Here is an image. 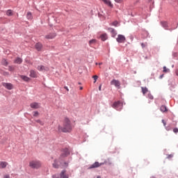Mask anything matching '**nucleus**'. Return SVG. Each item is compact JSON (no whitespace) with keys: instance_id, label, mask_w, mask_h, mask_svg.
<instances>
[{"instance_id":"obj_1","label":"nucleus","mask_w":178,"mask_h":178,"mask_svg":"<svg viewBox=\"0 0 178 178\" xmlns=\"http://www.w3.org/2000/svg\"><path fill=\"white\" fill-rule=\"evenodd\" d=\"M73 129V125L69 118H65L63 124V127L58 126V131L63 133H70Z\"/></svg>"},{"instance_id":"obj_2","label":"nucleus","mask_w":178,"mask_h":178,"mask_svg":"<svg viewBox=\"0 0 178 178\" xmlns=\"http://www.w3.org/2000/svg\"><path fill=\"white\" fill-rule=\"evenodd\" d=\"M29 166L32 169H39V168H41V162L39 161H31L29 162Z\"/></svg>"},{"instance_id":"obj_3","label":"nucleus","mask_w":178,"mask_h":178,"mask_svg":"<svg viewBox=\"0 0 178 178\" xmlns=\"http://www.w3.org/2000/svg\"><path fill=\"white\" fill-rule=\"evenodd\" d=\"M116 41L120 44H123L126 42V37H124L123 35H118V38H116Z\"/></svg>"},{"instance_id":"obj_4","label":"nucleus","mask_w":178,"mask_h":178,"mask_svg":"<svg viewBox=\"0 0 178 178\" xmlns=\"http://www.w3.org/2000/svg\"><path fill=\"white\" fill-rule=\"evenodd\" d=\"M105 163H106L104 162L99 163V162L96 161L89 167V169H95V168H99V166H102V165H105Z\"/></svg>"},{"instance_id":"obj_5","label":"nucleus","mask_w":178,"mask_h":178,"mask_svg":"<svg viewBox=\"0 0 178 178\" xmlns=\"http://www.w3.org/2000/svg\"><path fill=\"white\" fill-rule=\"evenodd\" d=\"M112 106L113 108H114V109H117V111H119V108H122L123 106V104L120 102V101H118L114 102Z\"/></svg>"},{"instance_id":"obj_6","label":"nucleus","mask_w":178,"mask_h":178,"mask_svg":"<svg viewBox=\"0 0 178 178\" xmlns=\"http://www.w3.org/2000/svg\"><path fill=\"white\" fill-rule=\"evenodd\" d=\"M111 86H115V87H116V88H120V81H119L118 80L116 79H113L111 81Z\"/></svg>"},{"instance_id":"obj_7","label":"nucleus","mask_w":178,"mask_h":178,"mask_svg":"<svg viewBox=\"0 0 178 178\" xmlns=\"http://www.w3.org/2000/svg\"><path fill=\"white\" fill-rule=\"evenodd\" d=\"M52 165L55 169H58V168H60V159L54 160Z\"/></svg>"},{"instance_id":"obj_8","label":"nucleus","mask_w":178,"mask_h":178,"mask_svg":"<svg viewBox=\"0 0 178 178\" xmlns=\"http://www.w3.org/2000/svg\"><path fill=\"white\" fill-rule=\"evenodd\" d=\"M31 108H32V109H40V108H41V105L40 104V103L38 102H33L30 104Z\"/></svg>"},{"instance_id":"obj_9","label":"nucleus","mask_w":178,"mask_h":178,"mask_svg":"<svg viewBox=\"0 0 178 178\" xmlns=\"http://www.w3.org/2000/svg\"><path fill=\"white\" fill-rule=\"evenodd\" d=\"M55 37H56V33H50L45 35L46 40H54V38H55Z\"/></svg>"},{"instance_id":"obj_10","label":"nucleus","mask_w":178,"mask_h":178,"mask_svg":"<svg viewBox=\"0 0 178 178\" xmlns=\"http://www.w3.org/2000/svg\"><path fill=\"white\" fill-rule=\"evenodd\" d=\"M108 31L111 33V37L115 38L118 35V33H116V31L113 28H108Z\"/></svg>"},{"instance_id":"obj_11","label":"nucleus","mask_w":178,"mask_h":178,"mask_svg":"<svg viewBox=\"0 0 178 178\" xmlns=\"http://www.w3.org/2000/svg\"><path fill=\"white\" fill-rule=\"evenodd\" d=\"M2 86L7 88V90H12L13 88V85H12V83H3Z\"/></svg>"},{"instance_id":"obj_12","label":"nucleus","mask_w":178,"mask_h":178,"mask_svg":"<svg viewBox=\"0 0 178 178\" xmlns=\"http://www.w3.org/2000/svg\"><path fill=\"white\" fill-rule=\"evenodd\" d=\"M102 2H104V3H105V5H107V6H109L110 8H113V4H112V2L111 1V0H100Z\"/></svg>"},{"instance_id":"obj_13","label":"nucleus","mask_w":178,"mask_h":178,"mask_svg":"<svg viewBox=\"0 0 178 178\" xmlns=\"http://www.w3.org/2000/svg\"><path fill=\"white\" fill-rule=\"evenodd\" d=\"M35 49H37V51H42V44L40 43V42L36 43L35 45Z\"/></svg>"},{"instance_id":"obj_14","label":"nucleus","mask_w":178,"mask_h":178,"mask_svg":"<svg viewBox=\"0 0 178 178\" xmlns=\"http://www.w3.org/2000/svg\"><path fill=\"white\" fill-rule=\"evenodd\" d=\"M29 76H30V77H32L33 79L37 78V72H35L33 70H31Z\"/></svg>"},{"instance_id":"obj_15","label":"nucleus","mask_w":178,"mask_h":178,"mask_svg":"<svg viewBox=\"0 0 178 178\" xmlns=\"http://www.w3.org/2000/svg\"><path fill=\"white\" fill-rule=\"evenodd\" d=\"M8 166V162L1 161L0 162V169H5Z\"/></svg>"},{"instance_id":"obj_16","label":"nucleus","mask_w":178,"mask_h":178,"mask_svg":"<svg viewBox=\"0 0 178 178\" xmlns=\"http://www.w3.org/2000/svg\"><path fill=\"white\" fill-rule=\"evenodd\" d=\"M60 178H69V176L66 175V170H63L60 174Z\"/></svg>"},{"instance_id":"obj_17","label":"nucleus","mask_w":178,"mask_h":178,"mask_svg":"<svg viewBox=\"0 0 178 178\" xmlns=\"http://www.w3.org/2000/svg\"><path fill=\"white\" fill-rule=\"evenodd\" d=\"M102 41H106L108 40V35L106 33H103L100 35Z\"/></svg>"},{"instance_id":"obj_18","label":"nucleus","mask_w":178,"mask_h":178,"mask_svg":"<svg viewBox=\"0 0 178 178\" xmlns=\"http://www.w3.org/2000/svg\"><path fill=\"white\" fill-rule=\"evenodd\" d=\"M20 79H22V80H24V81H30V78L27 76H24V75H20L19 76Z\"/></svg>"},{"instance_id":"obj_19","label":"nucleus","mask_w":178,"mask_h":178,"mask_svg":"<svg viewBox=\"0 0 178 178\" xmlns=\"http://www.w3.org/2000/svg\"><path fill=\"white\" fill-rule=\"evenodd\" d=\"M60 168H67V166H69V163H67V162H62L61 161H60Z\"/></svg>"},{"instance_id":"obj_20","label":"nucleus","mask_w":178,"mask_h":178,"mask_svg":"<svg viewBox=\"0 0 178 178\" xmlns=\"http://www.w3.org/2000/svg\"><path fill=\"white\" fill-rule=\"evenodd\" d=\"M70 154V152H69V149H65L63 152V153L62 154L61 156H67V155Z\"/></svg>"},{"instance_id":"obj_21","label":"nucleus","mask_w":178,"mask_h":178,"mask_svg":"<svg viewBox=\"0 0 178 178\" xmlns=\"http://www.w3.org/2000/svg\"><path fill=\"white\" fill-rule=\"evenodd\" d=\"M95 44H97V40H95V39H92L89 41L90 47H92V45H95Z\"/></svg>"},{"instance_id":"obj_22","label":"nucleus","mask_w":178,"mask_h":178,"mask_svg":"<svg viewBox=\"0 0 178 178\" xmlns=\"http://www.w3.org/2000/svg\"><path fill=\"white\" fill-rule=\"evenodd\" d=\"M14 62L18 65H20L23 62V60L18 57L14 60Z\"/></svg>"},{"instance_id":"obj_23","label":"nucleus","mask_w":178,"mask_h":178,"mask_svg":"<svg viewBox=\"0 0 178 178\" xmlns=\"http://www.w3.org/2000/svg\"><path fill=\"white\" fill-rule=\"evenodd\" d=\"M141 90L143 95H145V94L148 92V88H147V87H141Z\"/></svg>"},{"instance_id":"obj_24","label":"nucleus","mask_w":178,"mask_h":178,"mask_svg":"<svg viewBox=\"0 0 178 178\" xmlns=\"http://www.w3.org/2000/svg\"><path fill=\"white\" fill-rule=\"evenodd\" d=\"M160 111L161 112H168V108H166L165 106L163 105L160 107Z\"/></svg>"},{"instance_id":"obj_25","label":"nucleus","mask_w":178,"mask_h":178,"mask_svg":"<svg viewBox=\"0 0 178 178\" xmlns=\"http://www.w3.org/2000/svg\"><path fill=\"white\" fill-rule=\"evenodd\" d=\"M38 70L43 72V70H45V67H44V65H39L38 66Z\"/></svg>"},{"instance_id":"obj_26","label":"nucleus","mask_w":178,"mask_h":178,"mask_svg":"<svg viewBox=\"0 0 178 178\" xmlns=\"http://www.w3.org/2000/svg\"><path fill=\"white\" fill-rule=\"evenodd\" d=\"M7 16H13V12H12V10H8L6 11Z\"/></svg>"},{"instance_id":"obj_27","label":"nucleus","mask_w":178,"mask_h":178,"mask_svg":"<svg viewBox=\"0 0 178 178\" xmlns=\"http://www.w3.org/2000/svg\"><path fill=\"white\" fill-rule=\"evenodd\" d=\"M161 26L164 29H168V22H161Z\"/></svg>"},{"instance_id":"obj_28","label":"nucleus","mask_w":178,"mask_h":178,"mask_svg":"<svg viewBox=\"0 0 178 178\" xmlns=\"http://www.w3.org/2000/svg\"><path fill=\"white\" fill-rule=\"evenodd\" d=\"M26 17L29 20H31V19H33V15H31V13L29 12L26 15Z\"/></svg>"},{"instance_id":"obj_29","label":"nucleus","mask_w":178,"mask_h":178,"mask_svg":"<svg viewBox=\"0 0 178 178\" xmlns=\"http://www.w3.org/2000/svg\"><path fill=\"white\" fill-rule=\"evenodd\" d=\"M2 65H3L4 66H8V61L6 60V59L3 58L1 61Z\"/></svg>"},{"instance_id":"obj_30","label":"nucleus","mask_w":178,"mask_h":178,"mask_svg":"<svg viewBox=\"0 0 178 178\" xmlns=\"http://www.w3.org/2000/svg\"><path fill=\"white\" fill-rule=\"evenodd\" d=\"M33 115L35 118H38V116H40V113L38 111H33Z\"/></svg>"},{"instance_id":"obj_31","label":"nucleus","mask_w":178,"mask_h":178,"mask_svg":"<svg viewBox=\"0 0 178 178\" xmlns=\"http://www.w3.org/2000/svg\"><path fill=\"white\" fill-rule=\"evenodd\" d=\"M35 122H36V123H39V124H40L41 126H44V122L40 120H35Z\"/></svg>"},{"instance_id":"obj_32","label":"nucleus","mask_w":178,"mask_h":178,"mask_svg":"<svg viewBox=\"0 0 178 178\" xmlns=\"http://www.w3.org/2000/svg\"><path fill=\"white\" fill-rule=\"evenodd\" d=\"M92 79H94V83H97V80H98V76H97V75H94L93 76H92Z\"/></svg>"},{"instance_id":"obj_33","label":"nucleus","mask_w":178,"mask_h":178,"mask_svg":"<svg viewBox=\"0 0 178 178\" xmlns=\"http://www.w3.org/2000/svg\"><path fill=\"white\" fill-rule=\"evenodd\" d=\"M169 72V69L166 68V67H163V72L168 73Z\"/></svg>"},{"instance_id":"obj_34","label":"nucleus","mask_w":178,"mask_h":178,"mask_svg":"<svg viewBox=\"0 0 178 178\" xmlns=\"http://www.w3.org/2000/svg\"><path fill=\"white\" fill-rule=\"evenodd\" d=\"M118 21H115V22H113L112 23V26H115V27H116V26H118Z\"/></svg>"},{"instance_id":"obj_35","label":"nucleus","mask_w":178,"mask_h":178,"mask_svg":"<svg viewBox=\"0 0 178 178\" xmlns=\"http://www.w3.org/2000/svg\"><path fill=\"white\" fill-rule=\"evenodd\" d=\"M147 97H148V98H149V99H154V96H152V95H151V94H148V95H147Z\"/></svg>"},{"instance_id":"obj_36","label":"nucleus","mask_w":178,"mask_h":178,"mask_svg":"<svg viewBox=\"0 0 178 178\" xmlns=\"http://www.w3.org/2000/svg\"><path fill=\"white\" fill-rule=\"evenodd\" d=\"M115 2H116L117 3H122V2H123V0H115Z\"/></svg>"},{"instance_id":"obj_37","label":"nucleus","mask_w":178,"mask_h":178,"mask_svg":"<svg viewBox=\"0 0 178 178\" xmlns=\"http://www.w3.org/2000/svg\"><path fill=\"white\" fill-rule=\"evenodd\" d=\"M142 48H145L147 47V43H141Z\"/></svg>"},{"instance_id":"obj_38","label":"nucleus","mask_w":178,"mask_h":178,"mask_svg":"<svg viewBox=\"0 0 178 178\" xmlns=\"http://www.w3.org/2000/svg\"><path fill=\"white\" fill-rule=\"evenodd\" d=\"M9 70H10V72H12V71L15 70V68L13 67H9Z\"/></svg>"},{"instance_id":"obj_39","label":"nucleus","mask_w":178,"mask_h":178,"mask_svg":"<svg viewBox=\"0 0 178 178\" xmlns=\"http://www.w3.org/2000/svg\"><path fill=\"white\" fill-rule=\"evenodd\" d=\"M173 131H174V133H178V129L177 128H175L173 129Z\"/></svg>"},{"instance_id":"obj_40","label":"nucleus","mask_w":178,"mask_h":178,"mask_svg":"<svg viewBox=\"0 0 178 178\" xmlns=\"http://www.w3.org/2000/svg\"><path fill=\"white\" fill-rule=\"evenodd\" d=\"M3 178H10V176L9 175H6L3 176Z\"/></svg>"},{"instance_id":"obj_41","label":"nucleus","mask_w":178,"mask_h":178,"mask_svg":"<svg viewBox=\"0 0 178 178\" xmlns=\"http://www.w3.org/2000/svg\"><path fill=\"white\" fill-rule=\"evenodd\" d=\"M163 123V126H166V122H165V120H162Z\"/></svg>"},{"instance_id":"obj_42","label":"nucleus","mask_w":178,"mask_h":178,"mask_svg":"<svg viewBox=\"0 0 178 178\" xmlns=\"http://www.w3.org/2000/svg\"><path fill=\"white\" fill-rule=\"evenodd\" d=\"M64 88L65 90H67V91H69V88H67V86H65Z\"/></svg>"},{"instance_id":"obj_43","label":"nucleus","mask_w":178,"mask_h":178,"mask_svg":"<svg viewBox=\"0 0 178 178\" xmlns=\"http://www.w3.org/2000/svg\"><path fill=\"white\" fill-rule=\"evenodd\" d=\"M102 87V85H100V86H99V91H101Z\"/></svg>"},{"instance_id":"obj_44","label":"nucleus","mask_w":178,"mask_h":178,"mask_svg":"<svg viewBox=\"0 0 178 178\" xmlns=\"http://www.w3.org/2000/svg\"><path fill=\"white\" fill-rule=\"evenodd\" d=\"M175 74H176V76H178V70H177L175 71Z\"/></svg>"},{"instance_id":"obj_45","label":"nucleus","mask_w":178,"mask_h":178,"mask_svg":"<svg viewBox=\"0 0 178 178\" xmlns=\"http://www.w3.org/2000/svg\"><path fill=\"white\" fill-rule=\"evenodd\" d=\"M80 90H83V87H80V88H79Z\"/></svg>"},{"instance_id":"obj_46","label":"nucleus","mask_w":178,"mask_h":178,"mask_svg":"<svg viewBox=\"0 0 178 178\" xmlns=\"http://www.w3.org/2000/svg\"><path fill=\"white\" fill-rule=\"evenodd\" d=\"M162 77H163V75H161V79H162Z\"/></svg>"},{"instance_id":"obj_47","label":"nucleus","mask_w":178,"mask_h":178,"mask_svg":"<svg viewBox=\"0 0 178 178\" xmlns=\"http://www.w3.org/2000/svg\"><path fill=\"white\" fill-rule=\"evenodd\" d=\"M97 178H101V177H99V176H97Z\"/></svg>"},{"instance_id":"obj_48","label":"nucleus","mask_w":178,"mask_h":178,"mask_svg":"<svg viewBox=\"0 0 178 178\" xmlns=\"http://www.w3.org/2000/svg\"><path fill=\"white\" fill-rule=\"evenodd\" d=\"M99 65H102V63H99Z\"/></svg>"}]
</instances>
